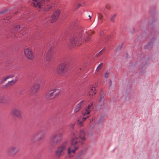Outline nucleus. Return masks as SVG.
Segmentation results:
<instances>
[{
  "instance_id": "1",
  "label": "nucleus",
  "mask_w": 159,
  "mask_h": 159,
  "mask_svg": "<svg viewBox=\"0 0 159 159\" xmlns=\"http://www.w3.org/2000/svg\"><path fill=\"white\" fill-rule=\"evenodd\" d=\"M149 11L152 15L155 14V10L153 11L151 9ZM152 21L149 20L148 22V28L151 30L150 33L148 34V37H150V35L154 37L151 39L150 41L146 45H144V49L148 50H150L152 48L153 43L156 39V36L159 34L158 30L154 26L157 19L152 15Z\"/></svg>"
},
{
  "instance_id": "2",
  "label": "nucleus",
  "mask_w": 159,
  "mask_h": 159,
  "mask_svg": "<svg viewBox=\"0 0 159 159\" xmlns=\"http://www.w3.org/2000/svg\"><path fill=\"white\" fill-rule=\"evenodd\" d=\"M34 2V5L39 8H44L46 11H48L52 7V4H48L50 2V0H32Z\"/></svg>"
},
{
  "instance_id": "3",
  "label": "nucleus",
  "mask_w": 159,
  "mask_h": 159,
  "mask_svg": "<svg viewBox=\"0 0 159 159\" xmlns=\"http://www.w3.org/2000/svg\"><path fill=\"white\" fill-rule=\"evenodd\" d=\"M45 135V132L44 130L37 132L32 136L31 142L33 143H36L38 145L40 144L44 139Z\"/></svg>"
},
{
  "instance_id": "4",
  "label": "nucleus",
  "mask_w": 159,
  "mask_h": 159,
  "mask_svg": "<svg viewBox=\"0 0 159 159\" xmlns=\"http://www.w3.org/2000/svg\"><path fill=\"white\" fill-rule=\"evenodd\" d=\"M85 134L84 131L80 130L79 132L78 136H76L75 138L72 139L71 141V144L72 145H75L78 143L82 144L83 143V141H85L86 140Z\"/></svg>"
},
{
  "instance_id": "5",
  "label": "nucleus",
  "mask_w": 159,
  "mask_h": 159,
  "mask_svg": "<svg viewBox=\"0 0 159 159\" xmlns=\"http://www.w3.org/2000/svg\"><path fill=\"white\" fill-rule=\"evenodd\" d=\"M67 149V142L65 141L59 146L55 152L56 155L58 157L63 156L65 153Z\"/></svg>"
},
{
  "instance_id": "6",
  "label": "nucleus",
  "mask_w": 159,
  "mask_h": 159,
  "mask_svg": "<svg viewBox=\"0 0 159 159\" xmlns=\"http://www.w3.org/2000/svg\"><path fill=\"white\" fill-rule=\"evenodd\" d=\"M63 138V134L61 132L56 133L51 138V141L54 144H56L60 142Z\"/></svg>"
},
{
  "instance_id": "7",
  "label": "nucleus",
  "mask_w": 159,
  "mask_h": 159,
  "mask_svg": "<svg viewBox=\"0 0 159 159\" xmlns=\"http://www.w3.org/2000/svg\"><path fill=\"white\" fill-rule=\"evenodd\" d=\"M68 67L69 66L66 63H62L60 64L57 69L58 73L60 74H63L67 71Z\"/></svg>"
},
{
  "instance_id": "8",
  "label": "nucleus",
  "mask_w": 159,
  "mask_h": 159,
  "mask_svg": "<svg viewBox=\"0 0 159 159\" xmlns=\"http://www.w3.org/2000/svg\"><path fill=\"white\" fill-rule=\"evenodd\" d=\"M81 37L78 38L74 36L70 40V44L72 47H74L75 45H79L81 44Z\"/></svg>"
},
{
  "instance_id": "9",
  "label": "nucleus",
  "mask_w": 159,
  "mask_h": 159,
  "mask_svg": "<svg viewBox=\"0 0 159 159\" xmlns=\"http://www.w3.org/2000/svg\"><path fill=\"white\" fill-rule=\"evenodd\" d=\"M60 11L59 10H56L51 17L50 21L51 23H53L56 21L59 17Z\"/></svg>"
},
{
  "instance_id": "10",
  "label": "nucleus",
  "mask_w": 159,
  "mask_h": 159,
  "mask_svg": "<svg viewBox=\"0 0 159 159\" xmlns=\"http://www.w3.org/2000/svg\"><path fill=\"white\" fill-rule=\"evenodd\" d=\"M54 48L53 46H51L47 52L46 57V59L47 61H49L52 59Z\"/></svg>"
},
{
  "instance_id": "11",
  "label": "nucleus",
  "mask_w": 159,
  "mask_h": 159,
  "mask_svg": "<svg viewBox=\"0 0 159 159\" xmlns=\"http://www.w3.org/2000/svg\"><path fill=\"white\" fill-rule=\"evenodd\" d=\"M19 149L15 147H11L9 148L8 152L10 156H14L18 152Z\"/></svg>"
},
{
  "instance_id": "12",
  "label": "nucleus",
  "mask_w": 159,
  "mask_h": 159,
  "mask_svg": "<svg viewBox=\"0 0 159 159\" xmlns=\"http://www.w3.org/2000/svg\"><path fill=\"white\" fill-rule=\"evenodd\" d=\"M24 53L26 56L29 59L32 60L34 58V55L32 51L29 48L24 50Z\"/></svg>"
},
{
  "instance_id": "13",
  "label": "nucleus",
  "mask_w": 159,
  "mask_h": 159,
  "mask_svg": "<svg viewBox=\"0 0 159 159\" xmlns=\"http://www.w3.org/2000/svg\"><path fill=\"white\" fill-rule=\"evenodd\" d=\"M56 89L50 90L49 92L45 96L47 100H51L54 98V94L55 93Z\"/></svg>"
},
{
  "instance_id": "14",
  "label": "nucleus",
  "mask_w": 159,
  "mask_h": 159,
  "mask_svg": "<svg viewBox=\"0 0 159 159\" xmlns=\"http://www.w3.org/2000/svg\"><path fill=\"white\" fill-rule=\"evenodd\" d=\"M12 114L14 116H16L19 119H21L22 116L21 115V111L16 109H13L11 111Z\"/></svg>"
},
{
  "instance_id": "15",
  "label": "nucleus",
  "mask_w": 159,
  "mask_h": 159,
  "mask_svg": "<svg viewBox=\"0 0 159 159\" xmlns=\"http://www.w3.org/2000/svg\"><path fill=\"white\" fill-rule=\"evenodd\" d=\"M39 84H34V86L31 88L30 92L32 93H35L39 88Z\"/></svg>"
},
{
  "instance_id": "16",
  "label": "nucleus",
  "mask_w": 159,
  "mask_h": 159,
  "mask_svg": "<svg viewBox=\"0 0 159 159\" xmlns=\"http://www.w3.org/2000/svg\"><path fill=\"white\" fill-rule=\"evenodd\" d=\"M93 105V103L91 102L90 104L89 105L88 107L86 108L85 111L83 113V114L84 116L89 114L90 113V111L89 110Z\"/></svg>"
},
{
  "instance_id": "17",
  "label": "nucleus",
  "mask_w": 159,
  "mask_h": 159,
  "mask_svg": "<svg viewBox=\"0 0 159 159\" xmlns=\"http://www.w3.org/2000/svg\"><path fill=\"white\" fill-rule=\"evenodd\" d=\"M83 102H84L83 100H82L76 106L74 111L75 113L77 112L81 109L82 108L81 104Z\"/></svg>"
},
{
  "instance_id": "18",
  "label": "nucleus",
  "mask_w": 159,
  "mask_h": 159,
  "mask_svg": "<svg viewBox=\"0 0 159 159\" xmlns=\"http://www.w3.org/2000/svg\"><path fill=\"white\" fill-rule=\"evenodd\" d=\"M9 101V99L5 96L0 97V102L3 103H7Z\"/></svg>"
},
{
  "instance_id": "19",
  "label": "nucleus",
  "mask_w": 159,
  "mask_h": 159,
  "mask_svg": "<svg viewBox=\"0 0 159 159\" xmlns=\"http://www.w3.org/2000/svg\"><path fill=\"white\" fill-rule=\"evenodd\" d=\"M87 149V148L82 149L78 153L77 156L80 157H81V156L84 155L86 154V151Z\"/></svg>"
},
{
  "instance_id": "20",
  "label": "nucleus",
  "mask_w": 159,
  "mask_h": 159,
  "mask_svg": "<svg viewBox=\"0 0 159 159\" xmlns=\"http://www.w3.org/2000/svg\"><path fill=\"white\" fill-rule=\"evenodd\" d=\"M75 151L74 149L72 150H71L70 148H69L68 149V155H69V157L70 158H71L74 157L73 155H70L71 152H72L73 153H75Z\"/></svg>"
},
{
  "instance_id": "21",
  "label": "nucleus",
  "mask_w": 159,
  "mask_h": 159,
  "mask_svg": "<svg viewBox=\"0 0 159 159\" xmlns=\"http://www.w3.org/2000/svg\"><path fill=\"white\" fill-rule=\"evenodd\" d=\"M104 94H105L103 92H102V93L100 94L99 101H102V103L100 105V106H102L104 104V102L105 101V100L104 99H103L104 98Z\"/></svg>"
},
{
  "instance_id": "22",
  "label": "nucleus",
  "mask_w": 159,
  "mask_h": 159,
  "mask_svg": "<svg viewBox=\"0 0 159 159\" xmlns=\"http://www.w3.org/2000/svg\"><path fill=\"white\" fill-rule=\"evenodd\" d=\"M86 118L85 117H84L82 118V121L80 120H77V123L78 125L79 126H81L83 125L82 123L84 121L86 120Z\"/></svg>"
},
{
  "instance_id": "23",
  "label": "nucleus",
  "mask_w": 159,
  "mask_h": 159,
  "mask_svg": "<svg viewBox=\"0 0 159 159\" xmlns=\"http://www.w3.org/2000/svg\"><path fill=\"white\" fill-rule=\"evenodd\" d=\"M104 117L103 116H101L99 119L98 122V124H100L102 123L104 121Z\"/></svg>"
},
{
  "instance_id": "24",
  "label": "nucleus",
  "mask_w": 159,
  "mask_h": 159,
  "mask_svg": "<svg viewBox=\"0 0 159 159\" xmlns=\"http://www.w3.org/2000/svg\"><path fill=\"white\" fill-rule=\"evenodd\" d=\"M20 29V30L22 29V27H20L19 25H16L14 27V29L15 31H18Z\"/></svg>"
},
{
  "instance_id": "25",
  "label": "nucleus",
  "mask_w": 159,
  "mask_h": 159,
  "mask_svg": "<svg viewBox=\"0 0 159 159\" xmlns=\"http://www.w3.org/2000/svg\"><path fill=\"white\" fill-rule=\"evenodd\" d=\"M57 90H55V93L54 94V98L57 96L60 92V91L56 89Z\"/></svg>"
},
{
  "instance_id": "26",
  "label": "nucleus",
  "mask_w": 159,
  "mask_h": 159,
  "mask_svg": "<svg viewBox=\"0 0 159 159\" xmlns=\"http://www.w3.org/2000/svg\"><path fill=\"white\" fill-rule=\"evenodd\" d=\"M123 46V43L119 45L115 49V51L116 52H118L119 50H120L122 48Z\"/></svg>"
},
{
  "instance_id": "27",
  "label": "nucleus",
  "mask_w": 159,
  "mask_h": 159,
  "mask_svg": "<svg viewBox=\"0 0 159 159\" xmlns=\"http://www.w3.org/2000/svg\"><path fill=\"white\" fill-rule=\"evenodd\" d=\"M95 90L96 88H95V87L94 88L93 87H92L91 89V90L93 93L92 94V96H93V95L97 93V92H95Z\"/></svg>"
},
{
  "instance_id": "28",
  "label": "nucleus",
  "mask_w": 159,
  "mask_h": 159,
  "mask_svg": "<svg viewBox=\"0 0 159 159\" xmlns=\"http://www.w3.org/2000/svg\"><path fill=\"white\" fill-rule=\"evenodd\" d=\"M116 16V14L113 15L111 18L110 20L111 21L115 22V19Z\"/></svg>"
},
{
  "instance_id": "29",
  "label": "nucleus",
  "mask_w": 159,
  "mask_h": 159,
  "mask_svg": "<svg viewBox=\"0 0 159 159\" xmlns=\"http://www.w3.org/2000/svg\"><path fill=\"white\" fill-rule=\"evenodd\" d=\"M18 79L17 78V77H16V79L15 80H12L11 81H9V83H11L13 85L16 82L17 80Z\"/></svg>"
},
{
  "instance_id": "30",
  "label": "nucleus",
  "mask_w": 159,
  "mask_h": 159,
  "mask_svg": "<svg viewBox=\"0 0 159 159\" xmlns=\"http://www.w3.org/2000/svg\"><path fill=\"white\" fill-rule=\"evenodd\" d=\"M98 19L102 20L103 17L102 15L99 13H98Z\"/></svg>"
},
{
  "instance_id": "31",
  "label": "nucleus",
  "mask_w": 159,
  "mask_h": 159,
  "mask_svg": "<svg viewBox=\"0 0 159 159\" xmlns=\"http://www.w3.org/2000/svg\"><path fill=\"white\" fill-rule=\"evenodd\" d=\"M25 92V89H22L20 90L19 93L20 95H23Z\"/></svg>"
},
{
  "instance_id": "32",
  "label": "nucleus",
  "mask_w": 159,
  "mask_h": 159,
  "mask_svg": "<svg viewBox=\"0 0 159 159\" xmlns=\"http://www.w3.org/2000/svg\"><path fill=\"white\" fill-rule=\"evenodd\" d=\"M109 74V72H108V71L107 70L104 75V77L105 78H107L108 76V75Z\"/></svg>"
},
{
  "instance_id": "33",
  "label": "nucleus",
  "mask_w": 159,
  "mask_h": 159,
  "mask_svg": "<svg viewBox=\"0 0 159 159\" xmlns=\"http://www.w3.org/2000/svg\"><path fill=\"white\" fill-rule=\"evenodd\" d=\"M90 40V37L88 35L87 37H86L85 39V41L86 42H88Z\"/></svg>"
},
{
  "instance_id": "34",
  "label": "nucleus",
  "mask_w": 159,
  "mask_h": 159,
  "mask_svg": "<svg viewBox=\"0 0 159 159\" xmlns=\"http://www.w3.org/2000/svg\"><path fill=\"white\" fill-rule=\"evenodd\" d=\"M135 31V29L134 28H132L130 30V31L132 34H134Z\"/></svg>"
},
{
  "instance_id": "35",
  "label": "nucleus",
  "mask_w": 159,
  "mask_h": 159,
  "mask_svg": "<svg viewBox=\"0 0 159 159\" xmlns=\"http://www.w3.org/2000/svg\"><path fill=\"white\" fill-rule=\"evenodd\" d=\"M9 85L8 84V83H7L5 85L3 86H2V88H7L9 86Z\"/></svg>"
},
{
  "instance_id": "36",
  "label": "nucleus",
  "mask_w": 159,
  "mask_h": 159,
  "mask_svg": "<svg viewBox=\"0 0 159 159\" xmlns=\"http://www.w3.org/2000/svg\"><path fill=\"white\" fill-rule=\"evenodd\" d=\"M8 11V10L6 9L4 10H3L2 11H0V14H2L3 13H4Z\"/></svg>"
},
{
  "instance_id": "37",
  "label": "nucleus",
  "mask_w": 159,
  "mask_h": 159,
  "mask_svg": "<svg viewBox=\"0 0 159 159\" xmlns=\"http://www.w3.org/2000/svg\"><path fill=\"white\" fill-rule=\"evenodd\" d=\"M40 156L39 155H36L34 157V159H40Z\"/></svg>"
},
{
  "instance_id": "38",
  "label": "nucleus",
  "mask_w": 159,
  "mask_h": 159,
  "mask_svg": "<svg viewBox=\"0 0 159 159\" xmlns=\"http://www.w3.org/2000/svg\"><path fill=\"white\" fill-rule=\"evenodd\" d=\"M102 64H103V63H101L98 66V67L97 68L96 70H97V69H98V70H100L101 68V67H100V66L101 65H102Z\"/></svg>"
},
{
  "instance_id": "39",
  "label": "nucleus",
  "mask_w": 159,
  "mask_h": 159,
  "mask_svg": "<svg viewBox=\"0 0 159 159\" xmlns=\"http://www.w3.org/2000/svg\"><path fill=\"white\" fill-rule=\"evenodd\" d=\"M14 76V75H8L7 76V77H8V79H9V78H13Z\"/></svg>"
},
{
  "instance_id": "40",
  "label": "nucleus",
  "mask_w": 159,
  "mask_h": 159,
  "mask_svg": "<svg viewBox=\"0 0 159 159\" xmlns=\"http://www.w3.org/2000/svg\"><path fill=\"white\" fill-rule=\"evenodd\" d=\"M109 82L110 83H109V87H111L112 84V81L111 79H110L109 80Z\"/></svg>"
},
{
  "instance_id": "41",
  "label": "nucleus",
  "mask_w": 159,
  "mask_h": 159,
  "mask_svg": "<svg viewBox=\"0 0 159 159\" xmlns=\"http://www.w3.org/2000/svg\"><path fill=\"white\" fill-rule=\"evenodd\" d=\"M8 79V77H7V76L6 77H5V78H4V79H3L2 80H3L4 81V82H5V81H6V80H7V79Z\"/></svg>"
},
{
  "instance_id": "42",
  "label": "nucleus",
  "mask_w": 159,
  "mask_h": 159,
  "mask_svg": "<svg viewBox=\"0 0 159 159\" xmlns=\"http://www.w3.org/2000/svg\"><path fill=\"white\" fill-rule=\"evenodd\" d=\"M78 149V147L76 146H74V150L76 151V150Z\"/></svg>"
},
{
  "instance_id": "43",
  "label": "nucleus",
  "mask_w": 159,
  "mask_h": 159,
  "mask_svg": "<svg viewBox=\"0 0 159 159\" xmlns=\"http://www.w3.org/2000/svg\"><path fill=\"white\" fill-rule=\"evenodd\" d=\"M4 82V81L2 79L1 81H0V84H2Z\"/></svg>"
},
{
  "instance_id": "44",
  "label": "nucleus",
  "mask_w": 159,
  "mask_h": 159,
  "mask_svg": "<svg viewBox=\"0 0 159 159\" xmlns=\"http://www.w3.org/2000/svg\"><path fill=\"white\" fill-rule=\"evenodd\" d=\"M9 86H11L13 85L11 83H9V81L8 82Z\"/></svg>"
},
{
  "instance_id": "45",
  "label": "nucleus",
  "mask_w": 159,
  "mask_h": 159,
  "mask_svg": "<svg viewBox=\"0 0 159 159\" xmlns=\"http://www.w3.org/2000/svg\"><path fill=\"white\" fill-rule=\"evenodd\" d=\"M76 159H82V158L77 156Z\"/></svg>"
},
{
  "instance_id": "46",
  "label": "nucleus",
  "mask_w": 159,
  "mask_h": 159,
  "mask_svg": "<svg viewBox=\"0 0 159 159\" xmlns=\"http://www.w3.org/2000/svg\"><path fill=\"white\" fill-rule=\"evenodd\" d=\"M81 6V4H79L77 7V9H78Z\"/></svg>"
},
{
  "instance_id": "47",
  "label": "nucleus",
  "mask_w": 159,
  "mask_h": 159,
  "mask_svg": "<svg viewBox=\"0 0 159 159\" xmlns=\"http://www.w3.org/2000/svg\"><path fill=\"white\" fill-rule=\"evenodd\" d=\"M126 57H128V56H129V54L128 53H126Z\"/></svg>"
},
{
  "instance_id": "48",
  "label": "nucleus",
  "mask_w": 159,
  "mask_h": 159,
  "mask_svg": "<svg viewBox=\"0 0 159 159\" xmlns=\"http://www.w3.org/2000/svg\"><path fill=\"white\" fill-rule=\"evenodd\" d=\"M18 11H16L15 12V14L16 15L18 13Z\"/></svg>"
},
{
  "instance_id": "49",
  "label": "nucleus",
  "mask_w": 159,
  "mask_h": 159,
  "mask_svg": "<svg viewBox=\"0 0 159 159\" xmlns=\"http://www.w3.org/2000/svg\"><path fill=\"white\" fill-rule=\"evenodd\" d=\"M85 117H86V118L87 119L89 117V116H85Z\"/></svg>"
},
{
  "instance_id": "50",
  "label": "nucleus",
  "mask_w": 159,
  "mask_h": 159,
  "mask_svg": "<svg viewBox=\"0 0 159 159\" xmlns=\"http://www.w3.org/2000/svg\"><path fill=\"white\" fill-rule=\"evenodd\" d=\"M89 19H91V16H90V15H89Z\"/></svg>"
},
{
  "instance_id": "51",
  "label": "nucleus",
  "mask_w": 159,
  "mask_h": 159,
  "mask_svg": "<svg viewBox=\"0 0 159 159\" xmlns=\"http://www.w3.org/2000/svg\"><path fill=\"white\" fill-rule=\"evenodd\" d=\"M103 50V49H102V50H101L99 52V53H100Z\"/></svg>"
},
{
  "instance_id": "52",
  "label": "nucleus",
  "mask_w": 159,
  "mask_h": 159,
  "mask_svg": "<svg viewBox=\"0 0 159 159\" xmlns=\"http://www.w3.org/2000/svg\"><path fill=\"white\" fill-rule=\"evenodd\" d=\"M143 67H144V66H141V68H143Z\"/></svg>"
},
{
  "instance_id": "53",
  "label": "nucleus",
  "mask_w": 159,
  "mask_h": 159,
  "mask_svg": "<svg viewBox=\"0 0 159 159\" xmlns=\"http://www.w3.org/2000/svg\"><path fill=\"white\" fill-rule=\"evenodd\" d=\"M105 15L107 17L108 16L106 14H105Z\"/></svg>"
},
{
  "instance_id": "54",
  "label": "nucleus",
  "mask_w": 159,
  "mask_h": 159,
  "mask_svg": "<svg viewBox=\"0 0 159 159\" xmlns=\"http://www.w3.org/2000/svg\"><path fill=\"white\" fill-rule=\"evenodd\" d=\"M106 7H107V9L108 8V7L107 6Z\"/></svg>"
}]
</instances>
